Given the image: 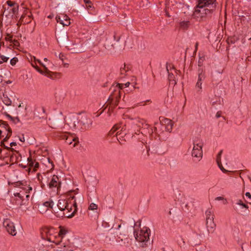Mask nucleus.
Masks as SVG:
<instances>
[{
	"instance_id": "obj_1",
	"label": "nucleus",
	"mask_w": 251,
	"mask_h": 251,
	"mask_svg": "<svg viewBox=\"0 0 251 251\" xmlns=\"http://www.w3.org/2000/svg\"><path fill=\"white\" fill-rule=\"evenodd\" d=\"M58 208L61 210H67V217L72 218L77 211L76 202L75 196L71 197L68 200L60 199L57 203Z\"/></svg>"
},
{
	"instance_id": "obj_2",
	"label": "nucleus",
	"mask_w": 251,
	"mask_h": 251,
	"mask_svg": "<svg viewBox=\"0 0 251 251\" xmlns=\"http://www.w3.org/2000/svg\"><path fill=\"white\" fill-rule=\"evenodd\" d=\"M150 229L146 226L134 232L136 240L140 243V246L143 248L147 247L150 243Z\"/></svg>"
},
{
	"instance_id": "obj_3",
	"label": "nucleus",
	"mask_w": 251,
	"mask_h": 251,
	"mask_svg": "<svg viewBox=\"0 0 251 251\" xmlns=\"http://www.w3.org/2000/svg\"><path fill=\"white\" fill-rule=\"evenodd\" d=\"M215 8V5H211L210 8L206 6L199 7L198 5L197 9L193 13V18L198 21H202L214 11Z\"/></svg>"
},
{
	"instance_id": "obj_4",
	"label": "nucleus",
	"mask_w": 251,
	"mask_h": 251,
	"mask_svg": "<svg viewBox=\"0 0 251 251\" xmlns=\"http://www.w3.org/2000/svg\"><path fill=\"white\" fill-rule=\"evenodd\" d=\"M41 236L43 239L55 243L56 245L60 244V240L57 239V232L53 228L45 227L41 231Z\"/></svg>"
},
{
	"instance_id": "obj_5",
	"label": "nucleus",
	"mask_w": 251,
	"mask_h": 251,
	"mask_svg": "<svg viewBox=\"0 0 251 251\" xmlns=\"http://www.w3.org/2000/svg\"><path fill=\"white\" fill-rule=\"evenodd\" d=\"M202 140L199 138H196L193 142V148L192 151V156L200 161L202 157Z\"/></svg>"
},
{
	"instance_id": "obj_6",
	"label": "nucleus",
	"mask_w": 251,
	"mask_h": 251,
	"mask_svg": "<svg viewBox=\"0 0 251 251\" xmlns=\"http://www.w3.org/2000/svg\"><path fill=\"white\" fill-rule=\"evenodd\" d=\"M31 65L41 74H42L50 78L54 79L56 78L57 76L59 75V74H57L56 73L50 71L44 64H42V66L44 69V70H42L41 69H40L39 68V67H38V66L36 65V63H32Z\"/></svg>"
},
{
	"instance_id": "obj_7",
	"label": "nucleus",
	"mask_w": 251,
	"mask_h": 251,
	"mask_svg": "<svg viewBox=\"0 0 251 251\" xmlns=\"http://www.w3.org/2000/svg\"><path fill=\"white\" fill-rule=\"evenodd\" d=\"M0 130L3 131L1 132V138L4 137L3 140L0 141V145L7 147L4 144V142L11 136L12 130L7 125L5 124H0Z\"/></svg>"
},
{
	"instance_id": "obj_8",
	"label": "nucleus",
	"mask_w": 251,
	"mask_h": 251,
	"mask_svg": "<svg viewBox=\"0 0 251 251\" xmlns=\"http://www.w3.org/2000/svg\"><path fill=\"white\" fill-rule=\"evenodd\" d=\"M3 225L7 231L11 235L15 236L17 231L14 223L9 219H6L4 220Z\"/></svg>"
},
{
	"instance_id": "obj_9",
	"label": "nucleus",
	"mask_w": 251,
	"mask_h": 251,
	"mask_svg": "<svg viewBox=\"0 0 251 251\" xmlns=\"http://www.w3.org/2000/svg\"><path fill=\"white\" fill-rule=\"evenodd\" d=\"M198 76L197 82L196 84V88L198 89V92H201L202 90V81L205 79L206 75L205 71L203 69L198 70Z\"/></svg>"
},
{
	"instance_id": "obj_10",
	"label": "nucleus",
	"mask_w": 251,
	"mask_h": 251,
	"mask_svg": "<svg viewBox=\"0 0 251 251\" xmlns=\"http://www.w3.org/2000/svg\"><path fill=\"white\" fill-rule=\"evenodd\" d=\"M66 47L71 50L72 53H80L84 51L81 46L78 44L74 43L73 42H69L67 43Z\"/></svg>"
},
{
	"instance_id": "obj_11",
	"label": "nucleus",
	"mask_w": 251,
	"mask_h": 251,
	"mask_svg": "<svg viewBox=\"0 0 251 251\" xmlns=\"http://www.w3.org/2000/svg\"><path fill=\"white\" fill-rule=\"evenodd\" d=\"M62 139H65V142L68 145H72L73 142V147H75L78 143V139L72 135H68L67 133H63L61 135Z\"/></svg>"
},
{
	"instance_id": "obj_12",
	"label": "nucleus",
	"mask_w": 251,
	"mask_h": 251,
	"mask_svg": "<svg viewBox=\"0 0 251 251\" xmlns=\"http://www.w3.org/2000/svg\"><path fill=\"white\" fill-rule=\"evenodd\" d=\"M56 20L57 23H59L63 26H68L70 25V18L66 15L61 14L60 16L56 17Z\"/></svg>"
},
{
	"instance_id": "obj_13",
	"label": "nucleus",
	"mask_w": 251,
	"mask_h": 251,
	"mask_svg": "<svg viewBox=\"0 0 251 251\" xmlns=\"http://www.w3.org/2000/svg\"><path fill=\"white\" fill-rule=\"evenodd\" d=\"M167 70L169 74V81L170 82H172L174 85H176V84L177 78H176V77L175 76V75H176V76H177L178 73H180L179 71H176L174 69H172V70L170 69V70L169 71L168 66L167 67Z\"/></svg>"
},
{
	"instance_id": "obj_14",
	"label": "nucleus",
	"mask_w": 251,
	"mask_h": 251,
	"mask_svg": "<svg viewBox=\"0 0 251 251\" xmlns=\"http://www.w3.org/2000/svg\"><path fill=\"white\" fill-rule=\"evenodd\" d=\"M123 129L124 128L122 127L120 130L117 131L115 134L117 140L120 144H123V142L126 140V138H125V136L126 133L125 131V129L123 130Z\"/></svg>"
},
{
	"instance_id": "obj_15",
	"label": "nucleus",
	"mask_w": 251,
	"mask_h": 251,
	"mask_svg": "<svg viewBox=\"0 0 251 251\" xmlns=\"http://www.w3.org/2000/svg\"><path fill=\"white\" fill-rule=\"evenodd\" d=\"M216 0H199L198 2V6H206L210 8V6L212 5L216 4Z\"/></svg>"
},
{
	"instance_id": "obj_16",
	"label": "nucleus",
	"mask_w": 251,
	"mask_h": 251,
	"mask_svg": "<svg viewBox=\"0 0 251 251\" xmlns=\"http://www.w3.org/2000/svg\"><path fill=\"white\" fill-rule=\"evenodd\" d=\"M60 186V182L58 177L55 175L53 176L49 183V187L50 188H58Z\"/></svg>"
},
{
	"instance_id": "obj_17",
	"label": "nucleus",
	"mask_w": 251,
	"mask_h": 251,
	"mask_svg": "<svg viewBox=\"0 0 251 251\" xmlns=\"http://www.w3.org/2000/svg\"><path fill=\"white\" fill-rule=\"evenodd\" d=\"M206 225L207 231L209 233H213L216 227V224L214 222V220L206 221Z\"/></svg>"
},
{
	"instance_id": "obj_18",
	"label": "nucleus",
	"mask_w": 251,
	"mask_h": 251,
	"mask_svg": "<svg viewBox=\"0 0 251 251\" xmlns=\"http://www.w3.org/2000/svg\"><path fill=\"white\" fill-rule=\"evenodd\" d=\"M129 239L128 237L125 236L124 238L118 237L116 242L119 244L121 246H128V244H129Z\"/></svg>"
},
{
	"instance_id": "obj_19",
	"label": "nucleus",
	"mask_w": 251,
	"mask_h": 251,
	"mask_svg": "<svg viewBox=\"0 0 251 251\" xmlns=\"http://www.w3.org/2000/svg\"><path fill=\"white\" fill-rule=\"evenodd\" d=\"M190 25V22L188 20H183L181 19L179 22V27L183 30H187L189 27Z\"/></svg>"
},
{
	"instance_id": "obj_20",
	"label": "nucleus",
	"mask_w": 251,
	"mask_h": 251,
	"mask_svg": "<svg viewBox=\"0 0 251 251\" xmlns=\"http://www.w3.org/2000/svg\"><path fill=\"white\" fill-rule=\"evenodd\" d=\"M21 156L20 154L17 151L13 152L12 154L10 155V160L12 162H17L20 161Z\"/></svg>"
},
{
	"instance_id": "obj_21",
	"label": "nucleus",
	"mask_w": 251,
	"mask_h": 251,
	"mask_svg": "<svg viewBox=\"0 0 251 251\" xmlns=\"http://www.w3.org/2000/svg\"><path fill=\"white\" fill-rule=\"evenodd\" d=\"M36 112H37V116L39 118H43L45 116V109L43 107L36 108Z\"/></svg>"
},
{
	"instance_id": "obj_22",
	"label": "nucleus",
	"mask_w": 251,
	"mask_h": 251,
	"mask_svg": "<svg viewBox=\"0 0 251 251\" xmlns=\"http://www.w3.org/2000/svg\"><path fill=\"white\" fill-rule=\"evenodd\" d=\"M206 221L214 220V215L211 209L207 210L205 212Z\"/></svg>"
},
{
	"instance_id": "obj_23",
	"label": "nucleus",
	"mask_w": 251,
	"mask_h": 251,
	"mask_svg": "<svg viewBox=\"0 0 251 251\" xmlns=\"http://www.w3.org/2000/svg\"><path fill=\"white\" fill-rule=\"evenodd\" d=\"M15 196L18 197L19 198H20L22 200V202L20 204L21 206L24 205H27L28 201L27 200H25L24 199V196H23V193L22 192H20V193H17L15 194Z\"/></svg>"
},
{
	"instance_id": "obj_24",
	"label": "nucleus",
	"mask_w": 251,
	"mask_h": 251,
	"mask_svg": "<svg viewBox=\"0 0 251 251\" xmlns=\"http://www.w3.org/2000/svg\"><path fill=\"white\" fill-rule=\"evenodd\" d=\"M165 123H166V130L167 131H169L170 132L172 129L173 124L172 121H171L169 119H166Z\"/></svg>"
},
{
	"instance_id": "obj_25",
	"label": "nucleus",
	"mask_w": 251,
	"mask_h": 251,
	"mask_svg": "<svg viewBox=\"0 0 251 251\" xmlns=\"http://www.w3.org/2000/svg\"><path fill=\"white\" fill-rule=\"evenodd\" d=\"M5 115L13 123L17 124L20 122V120L18 117H13L7 113H4Z\"/></svg>"
},
{
	"instance_id": "obj_26",
	"label": "nucleus",
	"mask_w": 251,
	"mask_h": 251,
	"mask_svg": "<svg viewBox=\"0 0 251 251\" xmlns=\"http://www.w3.org/2000/svg\"><path fill=\"white\" fill-rule=\"evenodd\" d=\"M3 102L6 105H10L11 104V101L10 99L4 94L3 95L1 98Z\"/></svg>"
},
{
	"instance_id": "obj_27",
	"label": "nucleus",
	"mask_w": 251,
	"mask_h": 251,
	"mask_svg": "<svg viewBox=\"0 0 251 251\" xmlns=\"http://www.w3.org/2000/svg\"><path fill=\"white\" fill-rule=\"evenodd\" d=\"M53 204H54V203L52 201H46V202H44L43 204V205H44L45 207L48 208V209L49 208H52Z\"/></svg>"
},
{
	"instance_id": "obj_28",
	"label": "nucleus",
	"mask_w": 251,
	"mask_h": 251,
	"mask_svg": "<svg viewBox=\"0 0 251 251\" xmlns=\"http://www.w3.org/2000/svg\"><path fill=\"white\" fill-rule=\"evenodd\" d=\"M117 88V89H118V93H119V98H120L121 97V96H120V90L122 89L124 87V84H123V83H118L117 84L116 86H115V88ZM114 88H115V87H113Z\"/></svg>"
},
{
	"instance_id": "obj_29",
	"label": "nucleus",
	"mask_w": 251,
	"mask_h": 251,
	"mask_svg": "<svg viewBox=\"0 0 251 251\" xmlns=\"http://www.w3.org/2000/svg\"><path fill=\"white\" fill-rule=\"evenodd\" d=\"M133 123L135 124L138 127H140L143 125V121L139 119H136L134 120Z\"/></svg>"
},
{
	"instance_id": "obj_30",
	"label": "nucleus",
	"mask_w": 251,
	"mask_h": 251,
	"mask_svg": "<svg viewBox=\"0 0 251 251\" xmlns=\"http://www.w3.org/2000/svg\"><path fill=\"white\" fill-rule=\"evenodd\" d=\"M119 126L117 125H115L113 128L110 130V131L109 132V134L110 135H114V133L117 131L119 130Z\"/></svg>"
},
{
	"instance_id": "obj_31",
	"label": "nucleus",
	"mask_w": 251,
	"mask_h": 251,
	"mask_svg": "<svg viewBox=\"0 0 251 251\" xmlns=\"http://www.w3.org/2000/svg\"><path fill=\"white\" fill-rule=\"evenodd\" d=\"M66 233V230L65 229L61 228L60 230V231L59 233L57 232L58 238L62 239L63 237V235H65Z\"/></svg>"
},
{
	"instance_id": "obj_32",
	"label": "nucleus",
	"mask_w": 251,
	"mask_h": 251,
	"mask_svg": "<svg viewBox=\"0 0 251 251\" xmlns=\"http://www.w3.org/2000/svg\"><path fill=\"white\" fill-rule=\"evenodd\" d=\"M128 71V69L126 66L125 65L123 67H122L120 69V73L121 75H126V74Z\"/></svg>"
},
{
	"instance_id": "obj_33",
	"label": "nucleus",
	"mask_w": 251,
	"mask_h": 251,
	"mask_svg": "<svg viewBox=\"0 0 251 251\" xmlns=\"http://www.w3.org/2000/svg\"><path fill=\"white\" fill-rule=\"evenodd\" d=\"M9 59V57L0 54V65L3 62H6Z\"/></svg>"
},
{
	"instance_id": "obj_34",
	"label": "nucleus",
	"mask_w": 251,
	"mask_h": 251,
	"mask_svg": "<svg viewBox=\"0 0 251 251\" xmlns=\"http://www.w3.org/2000/svg\"><path fill=\"white\" fill-rule=\"evenodd\" d=\"M28 163H29V165L30 167L31 166H34V171H35V169L37 168L39 166V164L38 163L36 162L35 163V165H34V163L32 161L31 159H29V158H28Z\"/></svg>"
},
{
	"instance_id": "obj_35",
	"label": "nucleus",
	"mask_w": 251,
	"mask_h": 251,
	"mask_svg": "<svg viewBox=\"0 0 251 251\" xmlns=\"http://www.w3.org/2000/svg\"><path fill=\"white\" fill-rule=\"evenodd\" d=\"M10 38H10V39H9V42L10 43H13L14 46L18 47L20 45L19 42L15 39H13L12 37H10Z\"/></svg>"
},
{
	"instance_id": "obj_36",
	"label": "nucleus",
	"mask_w": 251,
	"mask_h": 251,
	"mask_svg": "<svg viewBox=\"0 0 251 251\" xmlns=\"http://www.w3.org/2000/svg\"><path fill=\"white\" fill-rule=\"evenodd\" d=\"M222 151H221L219 152V153L218 154L217 156L216 161H217V163L218 166H220V165H221V157Z\"/></svg>"
},
{
	"instance_id": "obj_37",
	"label": "nucleus",
	"mask_w": 251,
	"mask_h": 251,
	"mask_svg": "<svg viewBox=\"0 0 251 251\" xmlns=\"http://www.w3.org/2000/svg\"><path fill=\"white\" fill-rule=\"evenodd\" d=\"M84 2L86 4V6L88 9H90L92 7V3L90 0H83Z\"/></svg>"
},
{
	"instance_id": "obj_38",
	"label": "nucleus",
	"mask_w": 251,
	"mask_h": 251,
	"mask_svg": "<svg viewBox=\"0 0 251 251\" xmlns=\"http://www.w3.org/2000/svg\"><path fill=\"white\" fill-rule=\"evenodd\" d=\"M98 209V205L94 203H91L88 208L89 210H97Z\"/></svg>"
},
{
	"instance_id": "obj_39",
	"label": "nucleus",
	"mask_w": 251,
	"mask_h": 251,
	"mask_svg": "<svg viewBox=\"0 0 251 251\" xmlns=\"http://www.w3.org/2000/svg\"><path fill=\"white\" fill-rule=\"evenodd\" d=\"M39 211L41 213H44L48 210V208L44 207L43 204L39 206Z\"/></svg>"
},
{
	"instance_id": "obj_40",
	"label": "nucleus",
	"mask_w": 251,
	"mask_h": 251,
	"mask_svg": "<svg viewBox=\"0 0 251 251\" xmlns=\"http://www.w3.org/2000/svg\"><path fill=\"white\" fill-rule=\"evenodd\" d=\"M237 204L238 205H241L243 207L248 208V206L246 204L244 203L241 200H238Z\"/></svg>"
},
{
	"instance_id": "obj_41",
	"label": "nucleus",
	"mask_w": 251,
	"mask_h": 251,
	"mask_svg": "<svg viewBox=\"0 0 251 251\" xmlns=\"http://www.w3.org/2000/svg\"><path fill=\"white\" fill-rule=\"evenodd\" d=\"M24 189L26 191V193H29L32 190V188L30 185L25 186Z\"/></svg>"
},
{
	"instance_id": "obj_42",
	"label": "nucleus",
	"mask_w": 251,
	"mask_h": 251,
	"mask_svg": "<svg viewBox=\"0 0 251 251\" xmlns=\"http://www.w3.org/2000/svg\"><path fill=\"white\" fill-rule=\"evenodd\" d=\"M17 62H18V59L16 57H14L10 60V64L12 66L15 65Z\"/></svg>"
},
{
	"instance_id": "obj_43",
	"label": "nucleus",
	"mask_w": 251,
	"mask_h": 251,
	"mask_svg": "<svg viewBox=\"0 0 251 251\" xmlns=\"http://www.w3.org/2000/svg\"><path fill=\"white\" fill-rule=\"evenodd\" d=\"M18 8H19V6L17 5H14V6H13L12 10L13 13L14 14H15L18 12Z\"/></svg>"
},
{
	"instance_id": "obj_44",
	"label": "nucleus",
	"mask_w": 251,
	"mask_h": 251,
	"mask_svg": "<svg viewBox=\"0 0 251 251\" xmlns=\"http://www.w3.org/2000/svg\"><path fill=\"white\" fill-rule=\"evenodd\" d=\"M215 200L216 201H222V200H223L224 201V203L225 204H226V199H225L223 197H218L217 198H215Z\"/></svg>"
},
{
	"instance_id": "obj_45",
	"label": "nucleus",
	"mask_w": 251,
	"mask_h": 251,
	"mask_svg": "<svg viewBox=\"0 0 251 251\" xmlns=\"http://www.w3.org/2000/svg\"><path fill=\"white\" fill-rule=\"evenodd\" d=\"M72 121L73 122L72 126L74 128L75 127L76 123H78L77 120L75 118H74L72 120Z\"/></svg>"
},
{
	"instance_id": "obj_46",
	"label": "nucleus",
	"mask_w": 251,
	"mask_h": 251,
	"mask_svg": "<svg viewBox=\"0 0 251 251\" xmlns=\"http://www.w3.org/2000/svg\"><path fill=\"white\" fill-rule=\"evenodd\" d=\"M7 3L9 6H10L11 7H13L15 5L14 3H13V2H12L11 1H7Z\"/></svg>"
},
{
	"instance_id": "obj_47",
	"label": "nucleus",
	"mask_w": 251,
	"mask_h": 251,
	"mask_svg": "<svg viewBox=\"0 0 251 251\" xmlns=\"http://www.w3.org/2000/svg\"><path fill=\"white\" fill-rule=\"evenodd\" d=\"M219 167V168H220V169L224 172H226V171L224 168V167H223L222 165V163L221 162V165L220 166H218Z\"/></svg>"
},
{
	"instance_id": "obj_48",
	"label": "nucleus",
	"mask_w": 251,
	"mask_h": 251,
	"mask_svg": "<svg viewBox=\"0 0 251 251\" xmlns=\"http://www.w3.org/2000/svg\"><path fill=\"white\" fill-rule=\"evenodd\" d=\"M221 112H220V111H218V112H217L216 114V117L217 118H219L221 117Z\"/></svg>"
},
{
	"instance_id": "obj_49",
	"label": "nucleus",
	"mask_w": 251,
	"mask_h": 251,
	"mask_svg": "<svg viewBox=\"0 0 251 251\" xmlns=\"http://www.w3.org/2000/svg\"><path fill=\"white\" fill-rule=\"evenodd\" d=\"M64 55H63L62 53H60V54H59V58H60L61 60H62V61H63V59H64Z\"/></svg>"
},
{
	"instance_id": "obj_50",
	"label": "nucleus",
	"mask_w": 251,
	"mask_h": 251,
	"mask_svg": "<svg viewBox=\"0 0 251 251\" xmlns=\"http://www.w3.org/2000/svg\"><path fill=\"white\" fill-rule=\"evenodd\" d=\"M246 196L249 199H251V194L249 192H247L245 194Z\"/></svg>"
},
{
	"instance_id": "obj_51",
	"label": "nucleus",
	"mask_w": 251,
	"mask_h": 251,
	"mask_svg": "<svg viewBox=\"0 0 251 251\" xmlns=\"http://www.w3.org/2000/svg\"><path fill=\"white\" fill-rule=\"evenodd\" d=\"M33 58H34V60H35V61L38 62L42 66V64H43V63L41 62V61L40 60L36 59L35 57H34Z\"/></svg>"
},
{
	"instance_id": "obj_52",
	"label": "nucleus",
	"mask_w": 251,
	"mask_h": 251,
	"mask_svg": "<svg viewBox=\"0 0 251 251\" xmlns=\"http://www.w3.org/2000/svg\"><path fill=\"white\" fill-rule=\"evenodd\" d=\"M114 40H116V41H119L120 39V37L119 36L116 37L115 35H114Z\"/></svg>"
},
{
	"instance_id": "obj_53",
	"label": "nucleus",
	"mask_w": 251,
	"mask_h": 251,
	"mask_svg": "<svg viewBox=\"0 0 251 251\" xmlns=\"http://www.w3.org/2000/svg\"><path fill=\"white\" fill-rule=\"evenodd\" d=\"M124 84V87H127L129 86V85L130 84V83L129 82H126V83Z\"/></svg>"
},
{
	"instance_id": "obj_54",
	"label": "nucleus",
	"mask_w": 251,
	"mask_h": 251,
	"mask_svg": "<svg viewBox=\"0 0 251 251\" xmlns=\"http://www.w3.org/2000/svg\"><path fill=\"white\" fill-rule=\"evenodd\" d=\"M10 145L11 147L15 146L16 145V143L15 142H11L10 144Z\"/></svg>"
},
{
	"instance_id": "obj_55",
	"label": "nucleus",
	"mask_w": 251,
	"mask_h": 251,
	"mask_svg": "<svg viewBox=\"0 0 251 251\" xmlns=\"http://www.w3.org/2000/svg\"><path fill=\"white\" fill-rule=\"evenodd\" d=\"M64 249L63 250V251H66L68 250V249L67 248V246L66 245H63Z\"/></svg>"
},
{
	"instance_id": "obj_56",
	"label": "nucleus",
	"mask_w": 251,
	"mask_h": 251,
	"mask_svg": "<svg viewBox=\"0 0 251 251\" xmlns=\"http://www.w3.org/2000/svg\"><path fill=\"white\" fill-rule=\"evenodd\" d=\"M20 140L21 141V142H25V138L24 137H22L21 138H20Z\"/></svg>"
},
{
	"instance_id": "obj_57",
	"label": "nucleus",
	"mask_w": 251,
	"mask_h": 251,
	"mask_svg": "<svg viewBox=\"0 0 251 251\" xmlns=\"http://www.w3.org/2000/svg\"><path fill=\"white\" fill-rule=\"evenodd\" d=\"M22 107L23 108L25 109V108L24 107V105H22V104H20L18 106V107L20 108V107Z\"/></svg>"
},
{
	"instance_id": "obj_58",
	"label": "nucleus",
	"mask_w": 251,
	"mask_h": 251,
	"mask_svg": "<svg viewBox=\"0 0 251 251\" xmlns=\"http://www.w3.org/2000/svg\"><path fill=\"white\" fill-rule=\"evenodd\" d=\"M10 37H12V36H9V35H8V37H6V39H7V40H8V41H9V39H10V38H10Z\"/></svg>"
},
{
	"instance_id": "obj_59",
	"label": "nucleus",
	"mask_w": 251,
	"mask_h": 251,
	"mask_svg": "<svg viewBox=\"0 0 251 251\" xmlns=\"http://www.w3.org/2000/svg\"><path fill=\"white\" fill-rule=\"evenodd\" d=\"M185 207L186 209H188V208H189V206H188V204L187 203H186V204L185 205Z\"/></svg>"
},
{
	"instance_id": "obj_60",
	"label": "nucleus",
	"mask_w": 251,
	"mask_h": 251,
	"mask_svg": "<svg viewBox=\"0 0 251 251\" xmlns=\"http://www.w3.org/2000/svg\"><path fill=\"white\" fill-rule=\"evenodd\" d=\"M25 197H26V199L28 200V199L29 197V195L26 194V195H25Z\"/></svg>"
},
{
	"instance_id": "obj_61",
	"label": "nucleus",
	"mask_w": 251,
	"mask_h": 251,
	"mask_svg": "<svg viewBox=\"0 0 251 251\" xmlns=\"http://www.w3.org/2000/svg\"><path fill=\"white\" fill-rule=\"evenodd\" d=\"M52 17H53V16H51V15H49V16L48 17V18H50V19H51V18H52Z\"/></svg>"
},
{
	"instance_id": "obj_62",
	"label": "nucleus",
	"mask_w": 251,
	"mask_h": 251,
	"mask_svg": "<svg viewBox=\"0 0 251 251\" xmlns=\"http://www.w3.org/2000/svg\"><path fill=\"white\" fill-rule=\"evenodd\" d=\"M44 61H48V59H47V58H45L44 59Z\"/></svg>"
},
{
	"instance_id": "obj_63",
	"label": "nucleus",
	"mask_w": 251,
	"mask_h": 251,
	"mask_svg": "<svg viewBox=\"0 0 251 251\" xmlns=\"http://www.w3.org/2000/svg\"><path fill=\"white\" fill-rule=\"evenodd\" d=\"M121 225H119L118 228H119L120 227H121Z\"/></svg>"
},
{
	"instance_id": "obj_64",
	"label": "nucleus",
	"mask_w": 251,
	"mask_h": 251,
	"mask_svg": "<svg viewBox=\"0 0 251 251\" xmlns=\"http://www.w3.org/2000/svg\"><path fill=\"white\" fill-rule=\"evenodd\" d=\"M113 91H116V90H115V89H113Z\"/></svg>"
}]
</instances>
